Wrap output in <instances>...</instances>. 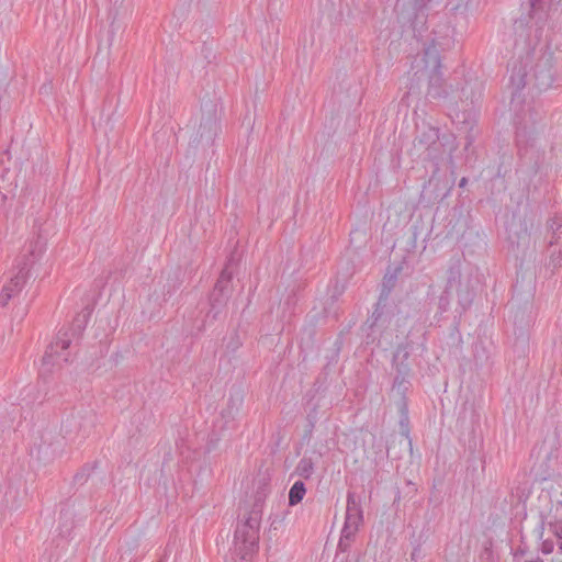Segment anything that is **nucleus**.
<instances>
[{"label":"nucleus","instance_id":"1","mask_svg":"<svg viewBox=\"0 0 562 562\" xmlns=\"http://www.w3.org/2000/svg\"><path fill=\"white\" fill-rule=\"evenodd\" d=\"M440 68L441 60L435 44L429 45L423 56L415 59L412 66L414 76L418 80H428L427 95L431 99H442L449 94L445 88Z\"/></svg>","mask_w":562,"mask_h":562},{"label":"nucleus","instance_id":"2","mask_svg":"<svg viewBox=\"0 0 562 562\" xmlns=\"http://www.w3.org/2000/svg\"><path fill=\"white\" fill-rule=\"evenodd\" d=\"M260 518L251 514L237 522L231 553L233 559L240 561L250 560L258 550Z\"/></svg>","mask_w":562,"mask_h":562},{"label":"nucleus","instance_id":"3","mask_svg":"<svg viewBox=\"0 0 562 562\" xmlns=\"http://www.w3.org/2000/svg\"><path fill=\"white\" fill-rule=\"evenodd\" d=\"M362 521H363V512H362L360 499H358L355 496V494L349 493L347 496V509H346L345 524H344V527L341 530V536H340V539L338 542V548L340 551L346 552L349 549Z\"/></svg>","mask_w":562,"mask_h":562},{"label":"nucleus","instance_id":"4","mask_svg":"<svg viewBox=\"0 0 562 562\" xmlns=\"http://www.w3.org/2000/svg\"><path fill=\"white\" fill-rule=\"evenodd\" d=\"M71 345V337L67 330H59L55 341H53L42 360V371L49 372L54 367H60L61 363L68 362L70 352L68 351Z\"/></svg>","mask_w":562,"mask_h":562},{"label":"nucleus","instance_id":"5","mask_svg":"<svg viewBox=\"0 0 562 562\" xmlns=\"http://www.w3.org/2000/svg\"><path fill=\"white\" fill-rule=\"evenodd\" d=\"M31 277L30 269L25 267L16 268L10 271L9 278L0 292V304L5 306L11 300L19 297Z\"/></svg>","mask_w":562,"mask_h":562},{"label":"nucleus","instance_id":"6","mask_svg":"<svg viewBox=\"0 0 562 562\" xmlns=\"http://www.w3.org/2000/svg\"><path fill=\"white\" fill-rule=\"evenodd\" d=\"M46 250V238L37 235L29 238L16 258V265L14 267H25L32 271L33 267L41 260Z\"/></svg>","mask_w":562,"mask_h":562},{"label":"nucleus","instance_id":"7","mask_svg":"<svg viewBox=\"0 0 562 562\" xmlns=\"http://www.w3.org/2000/svg\"><path fill=\"white\" fill-rule=\"evenodd\" d=\"M439 142V130L434 126L424 125L422 130L418 131V135L415 139L414 146L419 149L430 151L434 146H436ZM428 156H431V153H428Z\"/></svg>","mask_w":562,"mask_h":562},{"label":"nucleus","instance_id":"8","mask_svg":"<svg viewBox=\"0 0 562 562\" xmlns=\"http://www.w3.org/2000/svg\"><path fill=\"white\" fill-rule=\"evenodd\" d=\"M231 280H232V272L228 270V268H225L221 272V276L215 284L213 297H215V295L224 296Z\"/></svg>","mask_w":562,"mask_h":562},{"label":"nucleus","instance_id":"9","mask_svg":"<svg viewBox=\"0 0 562 562\" xmlns=\"http://www.w3.org/2000/svg\"><path fill=\"white\" fill-rule=\"evenodd\" d=\"M306 493L305 485L302 481H296L289 492V504L294 506L299 504Z\"/></svg>","mask_w":562,"mask_h":562},{"label":"nucleus","instance_id":"10","mask_svg":"<svg viewBox=\"0 0 562 562\" xmlns=\"http://www.w3.org/2000/svg\"><path fill=\"white\" fill-rule=\"evenodd\" d=\"M296 472L300 476H303L305 479L311 477V475L314 472V464L312 460L308 458L301 459L297 463Z\"/></svg>","mask_w":562,"mask_h":562},{"label":"nucleus","instance_id":"11","mask_svg":"<svg viewBox=\"0 0 562 562\" xmlns=\"http://www.w3.org/2000/svg\"><path fill=\"white\" fill-rule=\"evenodd\" d=\"M461 273L459 268H451L448 272V285L447 291H452L456 286L460 284Z\"/></svg>","mask_w":562,"mask_h":562},{"label":"nucleus","instance_id":"12","mask_svg":"<svg viewBox=\"0 0 562 562\" xmlns=\"http://www.w3.org/2000/svg\"><path fill=\"white\" fill-rule=\"evenodd\" d=\"M550 530L555 535L559 540V547L562 551V521H557L555 524H550Z\"/></svg>","mask_w":562,"mask_h":562},{"label":"nucleus","instance_id":"13","mask_svg":"<svg viewBox=\"0 0 562 562\" xmlns=\"http://www.w3.org/2000/svg\"><path fill=\"white\" fill-rule=\"evenodd\" d=\"M382 301H383V299L381 296L379 302H378V304H376V307H375L374 312L372 313L371 325H370L372 328L378 325L379 321L382 317V312L380 311V307L382 305Z\"/></svg>","mask_w":562,"mask_h":562},{"label":"nucleus","instance_id":"14","mask_svg":"<svg viewBox=\"0 0 562 562\" xmlns=\"http://www.w3.org/2000/svg\"><path fill=\"white\" fill-rule=\"evenodd\" d=\"M553 543L549 540H543L541 542V547H540V550L543 554H550L552 551H553Z\"/></svg>","mask_w":562,"mask_h":562},{"label":"nucleus","instance_id":"15","mask_svg":"<svg viewBox=\"0 0 562 562\" xmlns=\"http://www.w3.org/2000/svg\"><path fill=\"white\" fill-rule=\"evenodd\" d=\"M552 0H530V5L533 10L543 9Z\"/></svg>","mask_w":562,"mask_h":562},{"label":"nucleus","instance_id":"16","mask_svg":"<svg viewBox=\"0 0 562 562\" xmlns=\"http://www.w3.org/2000/svg\"><path fill=\"white\" fill-rule=\"evenodd\" d=\"M413 1H414V4L418 8H423L428 2V0H413Z\"/></svg>","mask_w":562,"mask_h":562},{"label":"nucleus","instance_id":"17","mask_svg":"<svg viewBox=\"0 0 562 562\" xmlns=\"http://www.w3.org/2000/svg\"><path fill=\"white\" fill-rule=\"evenodd\" d=\"M467 182H468L467 178H462V179L460 180V182H459V186H460V187H465Z\"/></svg>","mask_w":562,"mask_h":562},{"label":"nucleus","instance_id":"18","mask_svg":"<svg viewBox=\"0 0 562 562\" xmlns=\"http://www.w3.org/2000/svg\"><path fill=\"white\" fill-rule=\"evenodd\" d=\"M526 562H543V561L540 558H535V559H531V560H527Z\"/></svg>","mask_w":562,"mask_h":562},{"label":"nucleus","instance_id":"19","mask_svg":"<svg viewBox=\"0 0 562 562\" xmlns=\"http://www.w3.org/2000/svg\"><path fill=\"white\" fill-rule=\"evenodd\" d=\"M518 85H519V86H520V85H524V76H521V77L519 78V82H518Z\"/></svg>","mask_w":562,"mask_h":562}]
</instances>
